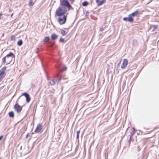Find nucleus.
<instances>
[{
	"label": "nucleus",
	"mask_w": 159,
	"mask_h": 159,
	"mask_svg": "<svg viewBox=\"0 0 159 159\" xmlns=\"http://www.w3.org/2000/svg\"><path fill=\"white\" fill-rule=\"evenodd\" d=\"M2 79L0 78V82L2 80Z\"/></svg>",
	"instance_id": "obj_35"
},
{
	"label": "nucleus",
	"mask_w": 159,
	"mask_h": 159,
	"mask_svg": "<svg viewBox=\"0 0 159 159\" xmlns=\"http://www.w3.org/2000/svg\"><path fill=\"white\" fill-rule=\"evenodd\" d=\"M61 80V78H60L59 79L58 81H60Z\"/></svg>",
	"instance_id": "obj_34"
},
{
	"label": "nucleus",
	"mask_w": 159,
	"mask_h": 159,
	"mask_svg": "<svg viewBox=\"0 0 159 159\" xmlns=\"http://www.w3.org/2000/svg\"><path fill=\"white\" fill-rule=\"evenodd\" d=\"M123 20L125 21L128 20L129 21V15L128 16V17H125L123 19Z\"/></svg>",
	"instance_id": "obj_21"
},
{
	"label": "nucleus",
	"mask_w": 159,
	"mask_h": 159,
	"mask_svg": "<svg viewBox=\"0 0 159 159\" xmlns=\"http://www.w3.org/2000/svg\"><path fill=\"white\" fill-rule=\"evenodd\" d=\"M3 135H1L0 136V141L2 140V138H3Z\"/></svg>",
	"instance_id": "obj_29"
},
{
	"label": "nucleus",
	"mask_w": 159,
	"mask_h": 159,
	"mask_svg": "<svg viewBox=\"0 0 159 159\" xmlns=\"http://www.w3.org/2000/svg\"><path fill=\"white\" fill-rule=\"evenodd\" d=\"M61 33L63 36L65 35L67 33V32L64 30H61Z\"/></svg>",
	"instance_id": "obj_16"
},
{
	"label": "nucleus",
	"mask_w": 159,
	"mask_h": 159,
	"mask_svg": "<svg viewBox=\"0 0 159 159\" xmlns=\"http://www.w3.org/2000/svg\"><path fill=\"white\" fill-rule=\"evenodd\" d=\"M80 131L78 130L77 131V136H76V138L77 139H78L79 138V134L80 133Z\"/></svg>",
	"instance_id": "obj_20"
},
{
	"label": "nucleus",
	"mask_w": 159,
	"mask_h": 159,
	"mask_svg": "<svg viewBox=\"0 0 159 159\" xmlns=\"http://www.w3.org/2000/svg\"><path fill=\"white\" fill-rule=\"evenodd\" d=\"M104 29V28H103V27L101 28H100V30L101 31H102Z\"/></svg>",
	"instance_id": "obj_28"
},
{
	"label": "nucleus",
	"mask_w": 159,
	"mask_h": 159,
	"mask_svg": "<svg viewBox=\"0 0 159 159\" xmlns=\"http://www.w3.org/2000/svg\"><path fill=\"white\" fill-rule=\"evenodd\" d=\"M6 58L10 57L9 61V62H10L11 61L12 58H15V55L13 54L12 53L10 52L9 54H7L6 56Z\"/></svg>",
	"instance_id": "obj_9"
},
{
	"label": "nucleus",
	"mask_w": 159,
	"mask_h": 159,
	"mask_svg": "<svg viewBox=\"0 0 159 159\" xmlns=\"http://www.w3.org/2000/svg\"><path fill=\"white\" fill-rule=\"evenodd\" d=\"M59 41L60 42H63L64 41V39H63L62 38H61L60 40H59Z\"/></svg>",
	"instance_id": "obj_27"
},
{
	"label": "nucleus",
	"mask_w": 159,
	"mask_h": 159,
	"mask_svg": "<svg viewBox=\"0 0 159 159\" xmlns=\"http://www.w3.org/2000/svg\"><path fill=\"white\" fill-rule=\"evenodd\" d=\"M128 64V61L127 59H125L123 60V62L121 65V68L124 69L126 66Z\"/></svg>",
	"instance_id": "obj_8"
},
{
	"label": "nucleus",
	"mask_w": 159,
	"mask_h": 159,
	"mask_svg": "<svg viewBox=\"0 0 159 159\" xmlns=\"http://www.w3.org/2000/svg\"><path fill=\"white\" fill-rule=\"evenodd\" d=\"M14 108L15 111L18 113H20L22 109V107L20 106L17 103L15 105Z\"/></svg>",
	"instance_id": "obj_6"
},
{
	"label": "nucleus",
	"mask_w": 159,
	"mask_h": 159,
	"mask_svg": "<svg viewBox=\"0 0 159 159\" xmlns=\"http://www.w3.org/2000/svg\"><path fill=\"white\" fill-rule=\"evenodd\" d=\"M23 43V41L22 40H19L17 42V44L19 46H21Z\"/></svg>",
	"instance_id": "obj_15"
},
{
	"label": "nucleus",
	"mask_w": 159,
	"mask_h": 159,
	"mask_svg": "<svg viewBox=\"0 0 159 159\" xmlns=\"http://www.w3.org/2000/svg\"><path fill=\"white\" fill-rule=\"evenodd\" d=\"M56 82V80H52L50 82V84L51 85H54Z\"/></svg>",
	"instance_id": "obj_14"
},
{
	"label": "nucleus",
	"mask_w": 159,
	"mask_h": 159,
	"mask_svg": "<svg viewBox=\"0 0 159 159\" xmlns=\"http://www.w3.org/2000/svg\"><path fill=\"white\" fill-rule=\"evenodd\" d=\"M59 17L58 19V21L60 25H63L66 22V18L65 15L58 16Z\"/></svg>",
	"instance_id": "obj_4"
},
{
	"label": "nucleus",
	"mask_w": 159,
	"mask_h": 159,
	"mask_svg": "<svg viewBox=\"0 0 159 159\" xmlns=\"http://www.w3.org/2000/svg\"><path fill=\"white\" fill-rule=\"evenodd\" d=\"M88 2H84L82 3V5L83 6H85L88 5Z\"/></svg>",
	"instance_id": "obj_19"
},
{
	"label": "nucleus",
	"mask_w": 159,
	"mask_h": 159,
	"mask_svg": "<svg viewBox=\"0 0 159 159\" xmlns=\"http://www.w3.org/2000/svg\"><path fill=\"white\" fill-rule=\"evenodd\" d=\"M29 134H27V135H26V138H28V136H29Z\"/></svg>",
	"instance_id": "obj_30"
},
{
	"label": "nucleus",
	"mask_w": 159,
	"mask_h": 159,
	"mask_svg": "<svg viewBox=\"0 0 159 159\" xmlns=\"http://www.w3.org/2000/svg\"><path fill=\"white\" fill-rule=\"evenodd\" d=\"M153 27H154V30L158 28L157 26L155 25H153Z\"/></svg>",
	"instance_id": "obj_26"
},
{
	"label": "nucleus",
	"mask_w": 159,
	"mask_h": 159,
	"mask_svg": "<svg viewBox=\"0 0 159 159\" xmlns=\"http://www.w3.org/2000/svg\"><path fill=\"white\" fill-rule=\"evenodd\" d=\"M58 37V36L55 34H53L51 35V38L52 40H55Z\"/></svg>",
	"instance_id": "obj_12"
},
{
	"label": "nucleus",
	"mask_w": 159,
	"mask_h": 159,
	"mask_svg": "<svg viewBox=\"0 0 159 159\" xmlns=\"http://www.w3.org/2000/svg\"><path fill=\"white\" fill-rule=\"evenodd\" d=\"M75 0H70V1L72 2H73Z\"/></svg>",
	"instance_id": "obj_33"
},
{
	"label": "nucleus",
	"mask_w": 159,
	"mask_h": 159,
	"mask_svg": "<svg viewBox=\"0 0 159 159\" xmlns=\"http://www.w3.org/2000/svg\"><path fill=\"white\" fill-rule=\"evenodd\" d=\"M9 115L11 117H14V114L13 111H11L9 112Z\"/></svg>",
	"instance_id": "obj_13"
},
{
	"label": "nucleus",
	"mask_w": 159,
	"mask_h": 159,
	"mask_svg": "<svg viewBox=\"0 0 159 159\" xmlns=\"http://www.w3.org/2000/svg\"><path fill=\"white\" fill-rule=\"evenodd\" d=\"M106 0H96V2L98 6H100L105 2Z\"/></svg>",
	"instance_id": "obj_10"
},
{
	"label": "nucleus",
	"mask_w": 159,
	"mask_h": 159,
	"mask_svg": "<svg viewBox=\"0 0 159 159\" xmlns=\"http://www.w3.org/2000/svg\"><path fill=\"white\" fill-rule=\"evenodd\" d=\"M15 39H16V38H15V36L12 35L11 36V39L12 40H15Z\"/></svg>",
	"instance_id": "obj_22"
},
{
	"label": "nucleus",
	"mask_w": 159,
	"mask_h": 159,
	"mask_svg": "<svg viewBox=\"0 0 159 159\" xmlns=\"http://www.w3.org/2000/svg\"><path fill=\"white\" fill-rule=\"evenodd\" d=\"M140 13V11L137 10L129 15V21L133 22L134 20L133 17L135 16H137Z\"/></svg>",
	"instance_id": "obj_2"
},
{
	"label": "nucleus",
	"mask_w": 159,
	"mask_h": 159,
	"mask_svg": "<svg viewBox=\"0 0 159 159\" xmlns=\"http://www.w3.org/2000/svg\"><path fill=\"white\" fill-rule=\"evenodd\" d=\"M60 4L62 6H64L67 7L68 10L73 9V8L71 6L69 2L66 0H62L61 1Z\"/></svg>",
	"instance_id": "obj_3"
},
{
	"label": "nucleus",
	"mask_w": 159,
	"mask_h": 159,
	"mask_svg": "<svg viewBox=\"0 0 159 159\" xmlns=\"http://www.w3.org/2000/svg\"><path fill=\"white\" fill-rule=\"evenodd\" d=\"M6 69V68L5 67L2 68L0 70V78L2 79L4 78L6 75L5 71Z\"/></svg>",
	"instance_id": "obj_5"
},
{
	"label": "nucleus",
	"mask_w": 159,
	"mask_h": 159,
	"mask_svg": "<svg viewBox=\"0 0 159 159\" xmlns=\"http://www.w3.org/2000/svg\"><path fill=\"white\" fill-rule=\"evenodd\" d=\"M135 133V130L134 128L132 129V131L131 132V134L132 135H133Z\"/></svg>",
	"instance_id": "obj_24"
},
{
	"label": "nucleus",
	"mask_w": 159,
	"mask_h": 159,
	"mask_svg": "<svg viewBox=\"0 0 159 159\" xmlns=\"http://www.w3.org/2000/svg\"><path fill=\"white\" fill-rule=\"evenodd\" d=\"M66 70V67H64L62 69L60 70L61 71H64Z\"/></svg>",
	"instance_id": "obj_23"
},
{
	"label": "nucleus",
	"mask_w": 159,
	"mask_h": 159,
	"mask_svg": "<svg viewBox=\"0 0 159 159\" xmlns=\"http://www.w3.org/2000/svg\"><path fill=\"white\" fill-rule=\"evenodd\" d=\"M42 129V125L41 124H39L37 125L36 128L34 131L35 133H38L40 132Z\"/></svg>",
	"instance_id": "obj_7"
},
{
	"label": "nucleus",
	"mask_w": 159,
	"mask_h": 159,
	"mask_svg": "<svg viewBox=\"0 0 159 159\" xmlns=\"http://www.w3.org/2000/svg\"><path fill=\"white\" fill-rule=\"evenodd\" d=\"M49 37H46L45 38V39L44 40V42H47L48 41H49Z\"/></svg>",
	"instance_id": "obj_18"
},
{
	"label": "nucleus",
	"mask_w": 159,
	"mask_h": 159,
	"mask_svg": "<svg viewBox=\"0 0 159 159\" xmlns=\"http://www.w3.org/2000/svg\"><path fill=\"white\" fill-rule=\"evenodd\" d=\"M23 95L25 96L26 97L27 102H29L30 101V98L29 94L26 93H23Z\"/></svg>",
	"instance_id": "obj_11"
},
{
	"label": "nucleus",
	"mask_w": 159,
	"mask_h": 159,
	"mask_svg": "<svg viewBox=\"0 0 159 159\" xmlns=\"http://www.w3.org/2000/svg\"><path fill=\"white\" fill-rule=\"evenodd\" d=\"M66 11V9L64 7H60L56 10V14L57 16L65 15Z\"/></svg>",
	"instance_id": "obj_1"
},
{
	"label": "nucleus",
	"mask_w": 159,
	"mask_h": 159,
	"mask_svg": "<svg viewBox=\"0 0 159 159\" xmlns=\"http://www.w3.org/2000/svg\"><path fill=\"white\" fill-rule=\"evenodd\" d=\"M2 14L1 13H0V19L1 18V17L2 16Z\"/></svg>",
	"instance_id": "obj_31"
},
{
	"label": "nucleus",
	"mask_w": 159,
	"mask_h": 159,
	"mask_svg": "<svg viewBox=\"0 0 159 159\" xmlns=\"http://www.w3.org/2000/svg\"><path fill=\"white\" fill-rule=\"evenodd\" d=\"M29 4L30 6H32L34 4L33 0H30Z\"/></svg>",
	"instance_id": "obj_17"
},
{
	"label": "nucleus",
	"mask_w": 159,
	"mask_h": 159,
	"mask_svg": "<svg viewBox=\"0 0 159 159\" xmlns=\"http://www.w3.org/2000/svg\"><path fill=\"white\" fill-rule=\"evenodd\" d=\"M6 57L3 58L2 59L3 62H4V63H5V62H6Z\"/></svg>",
	"instance_id": "obj_25"
},
{
	"label": "nucleus",
	"mask_w": 159,
	"mask_h": 159,
	"mask_svg": "<svg viewBox=\"0 0 159 159\" xmlns=\"http://www.w3.org/2000/svg\"><path fill=\"white\" fill-rule=\"evenodd\" d=\"M10 57L9 58H7V60H8V61H9V60L10 59Z\"/></svg>",
	"instance_id": "obj_32"
}]
</instances>
